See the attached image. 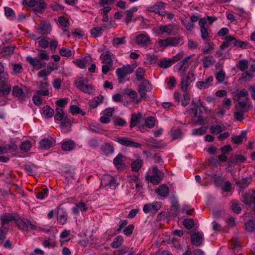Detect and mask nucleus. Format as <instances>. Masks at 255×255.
<instances>
[{
  "label": "nucleus",
  "mask_w": 255,
  "mask_h": 255,
  "mask_svg": "<svg viewBox=\"0 0 255 255\" xmlns=\"http://www.w3.org/2000/svg\"><path fill=\"white\" fill-rule=\"evenodd\" d=\"M116 0H99V7L100 12L103 16V21L107 22L109 20L108 13L112 9L111 5L113 4Z\"/></svg>",
  "instance_id": "f257e3e1"
},
{
  "label": "nucleus",
  "mask_w": 255,
  "mask_h": 255,
  "mask_svg": "<svg viewBox=\"0 0 255 255\" xmlns=\"http://www.w3.org/2000/svg\"><path fill=\"white\" fill-rule=\"evenodd\" d=\"M135 67V66L133 65L127 64L122 67L117 68L116 70V73L119 82L124 83L126 76L127 75L132 73Z\"/></svg>",
  "instance_id": "f03ea898"
},
{
  "label": "nucleus",
  "mask_w": 255,
  "mask_h": 255,
  "mask_svg": "<svg viewBox=\"0 0 255 255\" xmlns=\"http://www.w3.org/2000/svg\"><path fill=\"white\" fill-rule=\"evenodd\" d=\"M75 86L81 91L91 94L94 92V87L88 84V81L83 77L78 78L75 81Z\"/></svg>",
  "instance_id": "7ed1b4c3"
},
{
  "label": "nucleus",
  "mask_w": 255,
  "mask_h": 255,
  "mask_svg": "<svg viewBox=\"0 0 255 255\" xmlns=\"http://www.w3.org/2000/svg\"><path fill=\"white\" fill-rule=\"evenodd\" d=\"M195 55L193 54L187 56L178 64H176L174 68L178 72L180 76L185 72L186 69L189 67V65L193 62V57Z\"/></svg>",
  "instance_id": "20e7f679"
},
{
  "label": "nucleus",
  "mask_w": 255,
  "mask_h": 255,
  "mask_svg": "<svg viewBox=\"0 0 255 255\" xmlns=\"http://www.w3.org/2000/svg\"><path fill=\"white\" fill-rule=\"evenodd\" d=\"M178 29V26L176 24L161 25L156 29V32L158 34L166 33L170 35H175Z\"/></svg>",
  "instance_id": "39448f33"
},
{
  "label": "nucleus",
  "mask_w": 255,
  "mask_h": 255,
  "mask_svg": "<svg viewBox=\"0 0 255 255\" xmlns=\"http://www.w3.org/2000/svg\"><path fill=\"white\" fill-rule=\"evenodd\" d=\"M195 80V76L193 71H189L186 76H183L180 83V88L182 91H188L190 84Z\"/></svg>",
  "instance_id": "423d86ee"
},
{
  "label": "nucleus",
  "mask_w": 255,
  "mask_h": 255,
  "mask_svg": "<svg viewBox=\"0 0 255 255\" xmlns=\"http://www.w3.org/2000/svg\"><path fill=\"white\" fill-rule=\"evenodd\" d=\"M182 40L181 37H169L165 39H159L158 42L160 47H167L176 46L179 44Z\"/></svg>",
  "instance_id": "0eeeda50"
},
{
  "label": "nucleus",
  "mask_w": 255,
  "mask_h": 255,
  "mask_svg": "<svg viewBox=\"0 0 255 255\" xmlns=\"http://www.w3.org/2000/svg\"><path fill=\"white\" fill-rule=\"evenodd\" d=\"M115 140L119 144L126 146L132 147L134 148H140L141 145L137 143L131 138L128 137H117Z\"/></svg>",
  "instance_id": "6e6552de"
},
{
  "label": "nucleus",
  "mask_w": 255,
  "mask_h": 255,
  "mask_svg": "<svg viewBox=\"0 0 255 255\" xmlns=\"http://www.w3.org/2000/svg\"><path fill=\"white\" fill-rule=\"evenodd\" d=\"M101 184L104 186H109L112 189H115L119 185V183L115 177L109 174H106L102 177Z\"/></svg>",
  "instance_id": "1a4fd4ad"
},
{
  "label": "nucleus",
  "mask_w": 255,
  "mask_h": 255,
  "mask_svg": "<svg viewBox=\"0 0 255 255\" xmlns=\"http://www.w3.org/2000/svg\"><path fill=\"white\" fill-rule=\"evenodd\" d=\"M24 3L30 7H35L36 11L40 12L46 8V4L43 0H24Z\"/></svg>",
  "instance_id": "9d476101"
},
{
  "label": "nucleus",
  "mask_w": 255,
  "mask_h": 255,
  "mask_svg": "<svg viewBox=\"0 0 255 255\" xmlns=\"http://www.w3.org/2000/svg\"><path fill=\"white\" fill-rule=\"evenodd\" d=\"M161 207V203L153 202L151 203L145 204L143 207V211L146 214H155Z\"/></svg>",
  "instance_id": "9b49d317"
},
{
  "label": "nucleus",
  "mask_w": 255,
  "mask_h": 255,
  "mask_svg": "<svg viewBox=\"0 0 255 255\" xmlns=\"http://www.w3.org/2000/svg\"><path fill=\"white\" fill-rule=\"evenodd\" d=\"M17 227L24 231H27L28 230H34L36 229L35 225L31 223V222L27 220H22L20 218L17 217L15 222Z\"/></svg>",
  "instance_id": "f8f14e48"
},
{
  "label": "nucleus",
  "mask_w": 255,
  "mask_h": 255,
  "mask_svg": "<svg viewBox=\"0 0 255 255\" xmlns=\"http://www.w3.org/2000/svg\"><path fill=\"white\" fill-rule=\"evenodd\" d=\"M126 157L122 153H119L113 159V164L119 171L123 170L126 167Z\"/></svg>",
  "instance_id": "ddd939ff"
},
{
  "label": "nucleus",
  "mask_w": 255,
  "mask_h": 255,
  "mask_svg": "<svg viewBox=\"0 0 255 255\" xmlns=\"http://www.w3.org/2000/svg\"><path fill=\"white\" fill-rule=\"evenodd\" d=\"M35 29L41 34L47 35L49 34L52 30L49 22L43 21L35 26Z\"/></svg>",
  "instance_id": "4468645a"
},
{
  "label": "nucleus",
  "mask_w": 255,
  "mask_h": 255,
  "mask_svg": "<svg viewBox=\"0 0 255 255\" xmlns=\"http://www.w3.org/2000/svg\"><path fill=\"white\" fill-rule=\"evenodd\" d=\"M254 72H255V66H252L251 70L244 71V72L242 74L241 77L239 78V81L247 83L252 81L254 77Z\"/></svg>",
  "instance_id": "2eb2a0df"
},
{
  "label": "nucleus",
  "mask_w": 255,
  "mask_h": 255,
  "mask_svg": "<svg viewBox=\"0 0 255 255\" xmlns=\"http://www.w3.org/2000/svg\"><path fill=\"white\" fill-rule=\"evenodd\" d=\"M26 60L34 69L39 70L43 67H45L46 63H42L39 58H33L31 56H27Z\"/></svg>",
  "instance_id": "dca6fc26"
},
{
  "label": "nucleus",
  "mask_w": 255,
  "mask_h": 255,
  "mask_svg": "<svg viewBox=\"0 0 255 255\" xmlns=\"http://www.w3.org/2000/svg\"><path fill=\"white\" fill-rule=\"evenodd\" d=\"M17 216L8 213H3L0 215V221L1 227H5V225L13 221L16 222Z\"/></svg>",
  "instance_id": "f3484780"
},
{
  "label": "nucleus",
  "mask_w": 255,
  "mask_h": 255,
  "mask_svg": "<svg viewBox=\"0 0 255 255\" xmlns=\"http://www.w3.org/2000/svg\"><path fill=\"white\" fill-rule=\"evenodd\" d=\"M182 57V54L179 53L174 56L173 59H163L160 62L159 66L161 68H167L170 67L175 62L179 60Z\"/></svg>",
  "instance_id": "a211bd4d"
},
{
  "label": "nucleus",
  "mask_w": 255,
  "mask_h": 255,
  "mask_svg": "<svg viewBox=\"0 0 255 255\" xmlns=\"http://www.w3.org/2000/svg\"><path fill=\"white\" fill-rule=\"evenodd\" d=\"M12 95L14 97H15L17 100L20 101H24L25 100L27 96L23 90L18 86H14L12 88Z\"/></svg>",
  "instance_id": "6ab92c4d"
},
{
  "label": "nucleus",
  "mask_w": 255,
  "mask_h": 255,
  "mask_svg": "<svg viewBox=\"0 0 255 255\" xmlns=\"http://www.w3.org/2000/svg\"><path fill=\"white\" fill-rule=\"evenodd\" d=\"M92 61L91 57L90 55H86L83 58L75 59L73 63L80 68H85L87 65L90 64Z\"/></svg>",
  "instance_id": "aec40b11"
},
{
  "label": "nucleus",
  "mask_w": 255,
  "mask_h": 255,
  "mask_svg": "<svg viewBox=\"0 0 255 255\" xmlns=\"http://www.w3.org/2000/svg\"><path fill=\"white\" fill-rule=\"evenodd\" d=\"M55 145V141L52 138H44L39 142V148L43 150L48 149Z\"/></svg>",
  "instance_id": "412c9836"
},
{
  "label": "nucleus",
  "mask_w": 255,
  "mask_h": 255,
  "mask_svg": "<svg viewBox=\"0 0 255 255\" xmlns=\"http://www.w3.org/2000/svg\"><path fill=\"white\" fill-rule=\"evenodd\" d=\"M150 90V87L148 81H144L139 86L138 92L141 99L146 98V93Z\"/></svg>",
  "instance_id": "4be33fe9"
},
{
  "label": "nucleus",
  "mask_w": 255,
  "mask_h": 255,
  "mask_svg": "<svg viewBox=\"0 0 255 255\" xmlns=\"http://www.w3.org/2000/svg\"><path fill=\"white\" fill-rule=\"evenodd\" d=\"M213 77L209 76L205 81H198L196 83V86L200 90H204L208 88L212 85Z\"/></svg>",
  "instance_id": "5701e85b"
},
{
  "label": "nucleus",
  "mask_w": 255,
  "mask_h": 255,
  "mask_svg": "<svg viewBox=\"0 0 255 255\" xmlns=\"http://www.w3.org/2000/svg\"><path fill=\"white\" fill-rule=\"evenodd\" d=\"M11 90V85L7 82L0 84V99L8 95Z\"/></svg>",
  "instance_id": "b1692460"
},
{
  "label": "nucleus",
  "mask_w": 255,
  "mask_h": 255,
  "mask_svg": "<svg viewBox=\"0 0 255 255\" xmlns=\"http://www.w3.org/2000/svg\"><path fill=\"white\" fill-rule=\"evenodd\" d=\"M191 242L195 246H199L203 242V235L200 233H195L191 235Z\"/></svg>",
  "instance_id": "393cba45"
},
{
  "label": "nucleus",
  "mask_w": 255,
  "mask_h": 255,
  "mask_svg": "<svg viewBox=\"0 0 255 255\" xmlns=\"http://www.w3.org/2000/svg\"><path fill=\"white\" fill-rule=\"evenodd\" d=\"M243 201L247 204H254L255 206V196L253 192H248L243 195Z\"/></svg>",
  "instance_id": "a878e982"
},
{
  "label": "nucleus",
  "mask_w": 255,
  "mask_h": 255,
  "mask_svg": "<svg viewBox=\"0 0 255 255\" xmlns=\"http://www.w3.org/2000/svg\"><path fill=\"white\" fill-rule=\"evenodd\" d=\"M165 6V4L162 1H158L152 6H148L147 9L149 11L159 13L160 10L164 9Z\"/></svg>",
  "instance_id": "bb28decb"
},
{
  "label": "nucleus",
  "mask_w": 255,
  "mask_h": 255,
  "mask_svg": "<svg viewBox=\"0 0 255 255\" xmlns=\"http://www.w3.org/2000/svg\"><path fill=\"white\" fill-rule=\"evenodd\" d=\"M87 209L88 207L87 205L83 202H80L76 204L75 206L72 207V211L74 214L78 215L79 214L80 211L82 212H86Z\"/></svg>",
  "instance_id": "cd10ccee"
},
{
  "label": "nucleus",
  "mask_w": 255,
  "mask_h": 255,
  "mask_svg": "<svg viewBox=\"0 0 255 255\" xmlns=\"http://www.w3.org/2000/svg\"><path fill=\"white\" fill-rule=\"evenodd\" d=\"M150 38L146 34H140L136 36V41L140 45H146L149 42Z\"/></svg>",
  "instance_id": "c85d7f7f"
},
{
  "label": "nucleus",
  "mask_w": 255,
  "mask_h": 255,
  "mask_svg": "<svg viewBox=\"0 0 255 255\" xmlns=\"http://www.w3.org/2000/svg\"><path fill=\"white\" fill-rule=\"evenodd\" d=\"M68 215L66 212L62 209H59L57 213V220L61 225L66 223Z\"/></svg>",
  "instance_id": "c756f323"
},
{
  "label": "nucleus",
  "mask_w": 255,
  "mask_h": 255,
  "mask_svg": "<svg viewBox=\"0 0 255 255\" xmlns=\"http://www.w3.org/2000/svg\"><path fill=\"white\" fill-rule=\"evenodd\" d=\"M202 65L204 68L213 66L215 63V59L212 56H205L202 59Z\"/></svg>",
  "instance_id": "7c9ffc66"
},
{
  "label": "nucleus",
  "mask_w": 255,
  "mask_h": 255,
  "mask_svg": "<svg viewBox=\"0 0 255 255\" xmlns=\"http://www.w3.org/2000/svg\"><path fill=\"white\" fill-rule=\"evenodd\" d=\"M103 154L106 156H109L111 154L113 153L114 151V148L113 146L110 143H105L102 145L100 148Z\"/></svg>",
  "instance_id": "2f4dec72"
},
{
  "label": "nucleus",
  "mask_w": 255,
  "mask_h": 255,
  "mask_svg": "<svg viewBox=\"0 0 255 255\" xmlns=\"http://www.w3.org/2000/svg\"><path fill=\"white\" fill-rule=\"evenodd\" d=\"M75 143L73 141L67 140L61 143V148L64 151H70L75 148Z\"/></svg>",
  "instance_id": "473e14b6"
},
{
  "label": "nucleus",
  "mask_w": 255,
  "mask_h": 255,
  "mask_svg": "<svg viewBox=\"0 0 255 255\" xmlns=\"http://www.w3.org/2000/svg\"><path fill=\"white\" fill-rule=\"evenodd\" d=\"M155 191L160 196L165 197L168 194L169 189L166 185L163 184L159 186Z\"/></svg>",
  "instance_id": "72a5a7b5"
},
{
  "label": "nucleus",
  "mask_w": 255,
  "mask_h": 255,
  "mask_svg": "<svg viewBox=\"0 0 255 255\" xmlns=\"http://www.w3.org/2000/svg\"><path fill=\"white\" fill-rule=\"evenodd\" d=\"M42 113L47 118H51L54 115V110L47 105L42 108Z\"/></svg>",
  "instance_id": "f704fd0d"
},
{
  "label": "nucleus",
  "mask_w": 255,
  "mask_h": 255,
  "mask_svg": "<svg viewBox=\"0 0 255 255\" xmlns=\"http://www.w3.org/2000/svg\"><path fill=\"white\" fill-rule=\"evenodd\" d=\"M249 66V61L246 59H242L239 61L237 64V67L242 72L245 71L247 69H248Z\"/></svg>",
  "instance_id": "c9c22d12"
},
{
  "label": "nucleus",
  "mask_w": 255,
  "mask_h": 255,
  "mask_svg": "<svg viewBox=\"0 0 255 255\" xmlns=\"http://www.w3.org/2000/svg\"><path fill=\"white\" fill-rule=\"evenodd\" d=\"M143 165V161L141 159H137L132 162L131 167L132 171L137 172Z\"/></svg>",
  "instance_id": "e433bc0d"
},
{
  "label": "nucleus",
  "mask_w": 255,
  "mask_h": 255,
  "mask_svg": "<svg viewBox=\"0 0 255 255\" xmlns=\"http://www.w3.org/2000/svg\"><path fill=\"white\" fill-rule=\"evenodd\" d=\"M141 119V114L138 113L137 114H133L131 116L130 127L131 128L136 126L140 122Z\"/></svg>",
  "instance_id": "4c0bfd02"
},
{
  "label": "nucleus",
  "mask_w": 255,
  "mask_h": 255,
  "mask_svg": "<svg viewBox=\"0 0 255 255\" xmlns=\"http://www.w3.org/2000/svg\"><path fill=\"white\" fill-rule=\"evenodd\" d=\"M161 174H148L146 176V179L149 180L153 184H158L160 183Z\"/></svg>",
  "instance_id": "58836bf2"
},
{
  "label": "nucleus",
  "mask_w": 255,
  "mask_h": 255,
  "mask_svg": "<svg viewBox=\"0 0 255 255\" xmlns=\"http://www.w3.org/2000/svg\"><path fill=\"white\" fill-rule=\"evenodd\" d=\"M102 61V63L104 64H107L110 66H112L113 64V61L111 56L108 53H103L100 57Z\"/></svg>",
  "instance_id": "ea45409f"
},
{
  "label": "nucleus",
  "mask_w": 255,
  "mask_h": 255,
  "mask_svg": "<svg viewBox=\"0 0 255 255\" xmlns=\"http://www.w3.org/2000/svg\"><path fill=\"white\" fill-rule=\"evenodd\" d=\"M70 111L72 115L80 114L82 116L86 115L85 112L82 111L80 108L76 105H72L70 107Z\"/></svg>",
  "instance_id": "a19ab883"
},
{
  "label": "nucleus",
  "mask_w": 255,
  "mask_h": 255,
  "mask_svg": "<svg viewBox=\"0 0 255 255\" xmlns=\"http://www.w3.org/2000/svg\"><path fill=\"white\" fill-rule=\"evenodd\" d=\"M124 239L123 237L121 236H118L114 239L111 246L113 248H118L122 245Z\"/></svg>",
  "instance_id": "79ce46f5"
},
{
  "label": "nucleus",
  "mask_w": 255,
  "mask_h": 255,
  "mask_svg": "<svg viewBox=\"0 0 255 255\" xmlns=\"http://www.w3.org/2000/svg\"><path fill=\"white\" fill-rule=\"evenodd\" d=\"M123 93L128 96L131 99H135L137 97V94L135 91L128 88L124 89Z\"/></svg>",
  "instance_id": "37998d69"
},
{
  "label": "nucleus",
  "mask_w": 255,
  "mask_h": 255,
  "mask_svg": "<svg viewBox=\"0 0 255 255\" xmlns=\"http://www.w3.org/2000/svg\"><path fill=\"white\" fill-rule=\"evenodd\" d=\"M209 130L211 133L218 134L220 133L223 130V128L220 125H215L210 127Z\"/></svg>",
  "instance_id": "c03bdc74"
},
{
  "label": "nucleus",
  "mask_w": 255,
  "mask_h": 255,
  "mask_svg": "<svg viewBox=\"0 0 255 255\" xmlns=\"http://www.w3.org/2000/svg\"><path fill=\"white\" fill-rule=\"evenodd\" d=\"M137 80H141L144 79L145 75V70L141 67L138 68L136 70L135 74Z\"/></svg>",
  "instance_id": "a18cd8bd"
},
{
  "label": "nucleus",
  "mask_w": 255,
  "mask_h": 255,
  "mask_svg": "<svg viewBox=\"0 0 255 255\" xmlns=\"http://www.w3.org/2000/svg\"><path fill=\"white\" fill-rule=\"evenodd\" d=\"M54 119L55 121H62L64 119V111L62 109L57 108L55 110Z\"/></svg>",
  "instance_id": "49530a36"
},
{
  "label": "nucleus",
  "mask_w": 255,
  "mask_h": 255,
  "mask_svg": "<svg viewBox=\"0 0 255 255\" xmlns=\"http://www.w3.org/2000/svg\"><path fill=\"white\" fill-rule=\"evenodd\" d=\"M155 119L152 116L147 117L145 120V125L148 128H152L154 127Z\"/></svg>",
  "instance_id": "de8ad7c7"
},
{
  "label": "nucleus",
  "mask_w": 255,
  "mask_h": 255,
  "mask_svg": "<svg viewBox=\"0 0 255 255\" xmlns=\"http://www.w3.org/2000/svg\"><path fill=\"white\" fill-rule=\"evenodd\" d=\"M183 99L181 100V105L183 107H185L189 103L190 101V97L188 91H183Z\"/></svg>",
  "instance_id": "09e8293b"
},
{
  "label": "nucleus",
  "mask_w": 255,
  "mask_h": 255,
  "mask_svg": "<svg viewBox=\"0 0 255 255\" xmlns=\"http://www.w3.org/2000/svg\"><path fill=\"white\" fill-rule=\"evenodd\" d=\"M207 130L206 127H202L198 128H194L192 129V133L194 135H201L204 134Z\"/></svg>",
  "instance_id": "8fccbe9b"
},
{
  "label": "nucleus",
  "mask_w": 255,
  "mask_h": 255,
  "mask_svg": "<svg viewBox=\"0 0 255 255\" xmlns=\"http://www.w3.org/2000/svg\"><path fill=\"white\" fill-rule=\"evenodd\" d=\"M165 82L168 88H173L175 86L177 81L174 77H170L165 79Z\"/></svg>",
  "instance_id": "3c124183"
},
{
  "label": "nucleus",
  "mask_w": 255,
  "mask_h": 255,
  "mask_svg": "<svg viewBox=\"0 0 255 255\" xmlns=\"http://www.w3.org/2000/svg\"><path fill=\"white\" fill-rule=\"evenodd\" d=\"M246 112H247V111L243 110L236 109V112H234L235 118L237 121H240L243 120L244 119V115Z\"/></svg>",
  "instance_id": "603ef678"
},
{
  "label": "nucleus",
  "mask_w": 255,
  "mask_h": 255,
  "mask_svg": "<svg viewBox=\"0 0 255 255\" xmlns=\"http://www.w3.org/2000/svg\"><path fill=\"white\" fill-rule=\"evenodd\" d=\"M39 45L40 47L45 49L47 48L49 45V38L45 37L43 38H38Z\"/></svg>",
  "instance_id": "864d4df0"
},
{
  "label": "nucleus",
  "mask_w": 255,
  "mask_h": 255,
  "mask_svg": "<svg viewBox=\"0 0 255 255\" xmlns=\"http://www.w3.org/2000/svg\"><path fill=\"white\" fill-rule=\"evenodd\" d=\"M31 147V143L30 141L29 140H26L21 143L20 146V149L23 152H25L29 150Z\"/></svg>",
  "instance_id": "5fc2aeb1"
},
{
  "label": "nucleus",
  "mask_w": 255,
  "mask_h": 255,
  "mask_svg": "<svg viewBox=\"0 0 255 255\" xmlns=\"http://www.w3.org/2000/svg\"><path fill=\"white\" fill-rule=\"evenodd\" d=\"M125 42V37H116L112 41V44L115 47H118L120 45L124 44Z\"/></svg>",
  "instance_id": "6e6d98bb"
},
{
  "label": "nucleus",
  "mask_w": 255,
  "mask_h": 255,
  "mask_svg": "<svg viewBox=\"0 0 255 255\" xmlns=\"http://www.w3.org/2000/svg\"><path fill=\"white\" fill-rule=\"evenodd\" d=\"M235 109L243 110L247 112L248 111V102L245 101H239L238 105L236 106Z\"/></svg>",
  "instance_id": "4d7b16f0"
},
{
  "label": "nucleus",
  "mask_w": 255,
  "mask_h": 255,
  "mask_svg": "<svg viewBox=\"0 0 255 255\" xmlns=\"http://www.w3.org/2000/svg\"><path fill=\"white\" fill-rule=\"evenodd\" d=\"M246 135L245 131H242L240 135H235L232 137V140L236 144H240L243 142V138Z\"/></svg>",
  "instance_id": "13d9d810"
},
{
  "label": "nucleus",
  "mask_w": 255,
  "mask_h": 255,
  "mask_svg": "<svg viewBox=\"0 0 255 255\" xmlns=\"http://www.w3.org/2000/svg\"><path fill=\"white\" fill-rule=\"evenodd\" d=\"M8 228L6 227H0V244H2L6 238Z\"/></svg>",
  "instance_id": "bf43d9fd"
},
{
  "label": "nucleus",
  "mask_w": 255,
  "mask_h": 255,
  "mask_svg": "<svg viewBox=\"0 0 255 255\" xmlns=\"http://www.w3.org/2000/svg\"><path fill=\"white\" fill-rule=\"evenodd\" d=\"M39 53H38L37 56L38 58L41 60H48L49 59V56L48 53L46 52V51L43 50H38Z\"/></svg>",
  "instance_id": "052dcab7"
},
{
  "label": "nucleus",
  "mask_w": 255,
  "mask_h": 255,
  "mask_svg": "<svg viewBox=\"0 0 255 255\" xmlns=\"http://www.w3.org/2000/svg\"><path fill=\"white\" fill-rule=\"evenodd\" d=\"M208 27L200 28V34L202 39L204 40H208L209 38Z\"/></svg>",
  "instance_id": "680f3d73"
},
{
  "label": "nucleus",
  "mask_w": 255,
  "mask_h": 255,
  "mask_svg": "<svg viewBox=\"0 0 255 255\" xmlns=\"http://www.w3.org/2000/svg\"><path fill=\"white\" fill-rule=\"evenodd\" d=\"M59 54L62 56L69 57L72 55V52L67 48L62 47L59 50Z\"/></svg>",
  "instance_id": "e2e57ef3"
},
{
  "label": "nucleus",
  "mask_w": 255,
  "mask_h": 255,
  "mask_svg": "<svg viewBox=\"0 0 255 255\" xmlns=\"http://www.w3.org/2000/svg\"><path fill=\"white\" fill-rule=\"evenodd\" d=\"M48 188H44L41 191L37 193L36 197L40 200L45 199L48 195Z\"/></svg>",
  "instance_id": "0e129e2a"
},
{
  "label": "nucleus",
  "mask_w": 255,
  "mask_h": 255,
  "mask_svg": "<svg viewBox=\"0 0 255 255\" xmlns=\"http://www.w3.org/2000/svg\"><path fill=\"white\" fill-rule=\"evenodd\" d=\"M133 229L134 225L133 224H130L123 230V233L125 235L129 236L132 234Z\"/></svg>",
  "instance_id": "69168bd1"
},
{
  "label": "nucleus",
  "mask_w": 255,
  "mask_h": 255,
  "mask_svg": "<svg viewBox=\"0 0 255 255\" xmlns=\"http://www.w3.org/2000/svg\"><path fill=\"white\" fill-rule=\"evenodd\" d=\"M216 79L219 82H222L225 80V72L224 71L221 70L220 71L217 72L215 74Z\"/></svg>",
  "instance_id": "338daca9"
},
{
  "label": "nucleus",
  "mask_w": 255,
  "mask_h": 255,
  "mask_svg": "<svg viewBox=\"0 0 255 255\" xmlns=\"http://www.w3.org/2000/svg\"><path fill=\"white\" fill-rule=\"evenodd\" d=\"M183 255H204V254L202 250L198 249L193 253L190 250H188Z\"/></svg>",
  "instance_id": "774afa93"
}]
</instances>
